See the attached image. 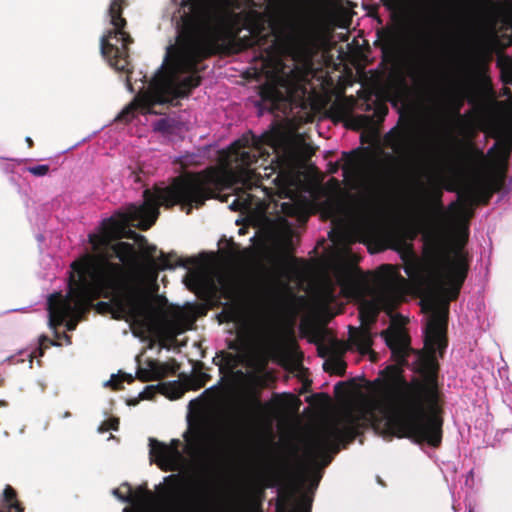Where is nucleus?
I'll use <instances>...</instances> for the list:
<instances>
[{
  "label": "nucleus",
  "mask_w": 512,
  "mask_h": 512,
  "mask_svg": "<svg viewBox=\"0 0 512 512\" xmlns=\"http://www.w3.org/2000/svg\"><path fill=\"white\" fill-rule=\"evenodd\" d=\"M22 171L29 172L35 176H44L48 173L49 166L47 164H40L33 167H24Z\"/></svg>",
  "instance_id": "393cba45"
},
{
  "label": "nucleus",
  "mask_w": 512,
  "mask_h": 512,
  "mask_svg": "<svg viewBox=\"0 0 512 512\" xmlns=\"http://www.w3.org/2000/svg\"><path fill=\"white\" fill-rule=\"evenodd\" d=\"M39 340L40 344H43V342L48 341V338L46 336H41Z\"/></svg>",
  "instance_id": "ea45409f"
},
{
  "label": "nucleus",
  "mask_w": 512,
  "mask_h": 512,
  "mask_svg": "<svg viewBox=\"0 0 512 512\" xmlns=\"http://www.w3.org/2000/svg\"><path fill=\"white\" fill-rule=\"evenodd\" d=\"M113 494L120 501L132 504V511L125 507L123 512H159L154 495L142 488L137 493L126 496L120 495L118 489H114Z\"/></svg>",
  "instance_id": "4468645a"
},
{
  "label": "nucleus",
  "mask_w": 512,
  "mask_h": 512,
  "mask_svg": "<svg viewBox=\"0 0 512 512\" xmlns=\"http://www.w3.org/2000/svg\"><path fill=\"white\" fill-rule=\"evenodd\" d=\"M412 79L417 86H425L427 84V77L424 74H413Z\"/></svg>",
  "instance_id": "c85d7f7f"
},
{
  "label": "nucleus",
  "mask_w": 512,
  "mask_h": 512,
  "mask_svg": "<svg viewBox=\"0 0 512 512\" xmlns=\"http://www.w3.org/2000/svg\"><path fill=\"white\" fill-rule=\"evenodd\" d=\"M127 0H112L108 9L112 29L100 39V50L109 65L117 71L128 72L129 45L134 42L126 31L127 20L123 17V9Z\"/></svg>",
  "instance_id": "6e6552de"
},
{
  "label": "nucleus",
  "mask_w": 512,
  "mask_h": 512,
  "mask_svg": "<svg viewBox=\"0 0 512 512\" xmlns=\"http://www.w3.org/2000/svg\"><path fill=\"white\" fill-rule=\"evenodd\" d=\"M497 67L500 69L502 82L512 85V59L505 55L498 57Z\"/></svg>",
  "instance_id": "412c9836"
},
{
  "label": "nucleus",
  "mask_w": 512,
  "mask_h": 512,
  "mask_svg": "<svg viewBox=\"0 0 512 512\" xmlns=\"http://www.w3.org/2000/svg\"><path fill=\"white\" fill-rule=\"evenodd\" d=\"M34 356H35V352H33V353H31V354L29 355V357H30V358H32V357H34Z\"/></svg>",
  "instance_id": "49530a36"
},
{
  "label": "nucleus",
  "mask_w": 512,
  "mask_h": 512,
  "mask_svg": "<svg viewBox=\"0 0 512 512\" xmlns=\"http://www.w3.org/2000/svg\"><path fill=\"white\" fill-rule=\"evenodd\" d=\"M405 279L390 265L382 266L375 277V289L370 301L360 306L362 327L350 331V342L362 355L371 353L372 334L369 325L381 309L391 310L403 295Z\"/></svg>",
  "instance_id": "39448f33"
},
{
  "label": "nucleus",
  "mask_w": 512,
  "mask_h": 512,
  "mask_svg": "<svg viewBox=\"0 0 512 512\" xmlns=\"http://www.w3.org/2000/svg\"><path fill=\"white\" fill-rule=\"evenodd\" d=\"M426 43H427L426 47L430 49V48L432 47V45H431V44H432V42L429 40V41H427Z\"/></svg>",
  "instance_id": "37998d69"
},
{
  "label": "nucleus",
  "mask_w": 512,
  "mask_h": 512,
  "mask_svg": "<svg viewBox=\"0 0 512 512\" xmlns=\"http://www.w3.org/2000/svg\"><path fill=\"white\" fill-rule=\"evenodd\" d=\"M334 277L341 293L347 297H359L366 290V280L355 267L339 266L335 269Z\"/></svg>",
  "instance_id": "9b49d317"
},
{
  "label": "nucleus",
  "mask_w": 512,
  "mask_h": 512,
  "mask_svg": "<svg viewBox=\"0 0 512 512\" xmlns=\"http://www.w3.org/2000/svg\"><path fill=\"white\" fill-rule=\"evenodd\" d=\"M491 196H457L445 209L440 196L431 207V216L420 222L423 231V254L412 250L403 256L408 277L425 283L429 294L422 300L428 314L424 349L419 356L422 379L406 381L400 376L375 381L371 395L354 410L319 429L308 441L304 457L308 468L326 466L330 453L340 444L352 441L361 428L383 427L398 437L411 438L436 447L442 440L440 392L437 382L438 358L446 343L449 302L455 299L468 271L467 255L460 244L448 245L440 233L466 227L473 206L487 202Z\"/></svg>",
  "instance_id": "f257e3e1"
},
{
  "label": "nucleus",
  "mask_w": 512,
  "mask_h": 512,
  "mask_svg": "<svg viewBox=\"0 0 512 512\" xmlns=\"http://www.w3.org/2000/svg\"><path fill=\"white\" fill-rule=\"evenodd\" d=\"M163 483L166 484V487L163 489L162 497L165 501L170 504L182 506L186 504H206V498H191L187 493L183 491V487L186 485L187 480L180 473L178 474H170L165 476L163 479Z\"/></svg>",
  "instance_id": "f8f14e48"
},
{
  "label": "nucleus",
  "mask_w": 512,
  "mask_h": 512,
  "mask_svg": "<svg viewBox=\"0 0 512 512\" xmlns=\"http://www.w3.org/2000/svg\"><path fill=\"white\" fill-rule=\"evenodd\" d=\"M118 425H119V420L117 418H111V419H108L107 421H105L104 423H102L99 428H98V431L100 433H104L108 430H118Z\"/></svg>",
  "instance_id": "a878e982"
},
{
  "label": "nucleus",
  "mask_w": 512,
  "mask_h": 512,
  "mask_svg": "<svg viewBox=\"0 0 512 512\" xmlns=\"http://www.w3.org/2000/svg\"><path fill=\"white\" fill-rule=\"evenodd\" d=\"M503 95L505 96H511V90L508 87L503 88Z\"/></svg>",
  "instance_id": "e433bc0d"
},
{
  "label": "nucleus",
  "mask_w": 512,
  "mask_h": 512,
  "mask_svg": "<svg viewBox=\"0 0 512 512\" xmlns=\"http://www.w3.org/2000/svg\"><path fill=\"white\" fill-rule=\"evenodd\" d=\"M55 336H56L57 338H59V339H60V338H62V336H60L58 333H56V335H55ZM63 338L65 339V341H66V343H67V344H71L70 337H69L68 335L63 334Z\"/></svg>",
  "instance_id": "f704fd0d"
},
{
  "label": "nucleus",
  "mask_w": 512,
  "mask_h": 512,
  "mask_svg": "<svg viewBox=\"0 0 512 512\" xmlns=\"http://www.w3.org/2000/svg\"><path fill=\"white\" fill-rule=\"evenodd\" d=\"M381 47L383 61L388 63L396 62L400 57V47L394 32H387L383 38Z\"/></svg>",
  "instance_id": "a211bd4d"
},
{
  "label": "nucleus",
  "mask_w": 512,
  "mask_h": 512,
  "mask_svg": "<svg viewBox=\"0 0 512 512\" xmlns=\"http://www.w3.org/2000/svg\"><path fill=\"white\" fill-rule=\"evenodd\" d=\"M167 269H174V266L170 264L168 259L162 254L159 263L152 260L149 263V270L151 272L150 275V281L151 283H155L157 280V270H167Z\"/></svg>",
  "instance_id": "4be33fe9"
},
{
  "label": "nucleus",
  "mask_w": 512,
  "mask_h": 512,
  "mask_svg": "<svg viewBox=\"0 0 512 512\" xmlns=\"http://www.w3.org/2000/svg\"><path fill=\"white\" fill-rule=\"evenodd\" d=\"M273 49H274V45H271V46L269 47V49L266 51L267 56H270V55L272 54Z\"/></svg>",
  "instance_id": "58836bf2"
},
{
  "label": "nucleus",
  "mask_w": 512,
  "mask_h": 512,
  "mask_svg": "<svg viewBox=\"0 0 512 512\" xmlns=\"http://www.w3.org/2000/svg\"><path fill=\"white\" fill-rule=\"evenodd\" d=\"M464 68V79L458 82L447 100L451 114L459 119L463 118L460 111L465 101L472 106L474 111L482 112L495 98V91L486 63L476 62L465 65Z\"/></svg>",
  "instance_id": "0eeeda50"
},
{
  "label": "nucleus",
  "mask_w": 512,
  "mask_h": 512,
  "mask_svg": "<svg viewBox=\"0 0 512 512\" xmlns=\"http://www.w3.org/2000/svg\"><path fill=\"white\" fill-rule=\"evenodd\" d=\"M150 388H153V385L147 386L146 390H149Z\"/></svg>",
  "instance_id": "09e8293b"
},
{
  "label": "nucleus",
  "mask_w": 512,
  "mask_h": 512,
  "mask_svg": "<svg viewBox=\"0 0 512 512\" xmlns=\"http://www.w3.org/2000/svg\"><path fill=\"white\" fill-rule=\"evenodd\" d=\"M360 219H359V225L360 226H367V225H370L371 224V216L369 215L368 212H363L360 216Z\"/></svg>",
  "instance_id": "c756f323"
},
{
  "label": "nucleus",
  "mask_w": 512,
  "mask_h": 512,
  "mask_svg": "<svg viewBox=\"0 0 512 512\" xmlns=\"http://www.w3.org/2000/svg\"><path fill=\"white\" fill-rule=\"evenodd\" d=\"M16 492L15 490L7 486L3 492L4 506L0 508V512H22L20 504L15 501Z\"/></svg>",
  "instance_id": "aec40b11"
},
{
  "label": "nucleus",
  "mask_w": 512,
  "mask_h": 512,
  "mask_svg": "<svg viewBox=\"0 0 512 512\" xmlns=\"http://www.w3.org/2000/svg\"><path fill=\"white\" fill-rule=\"evenodd\" d=\"M150 388H153V385L147 386L146 390H149Z\"/></svg>",
  "instance_id": "de8ad7c7"
},
{
  "label": "nucleus",
  "mask_w": 512,
  "mask_h": 512,
  "mask_svg": "<svg viewBox=\"0 0 512 512\" xmlns=\"http://www.w3.org/2000/svg\"><path fill=\"white\" fill-rule=\"evenodd\" d=\"M381 336L391 350L394 360L399 364H404L410 351L409 338L404 329L400 325L391 324L381 332Z\"/></svg>",
  "instance_id": "ddd939ff"
},
{
  "label": "nucleus",
  "mask_w": 512,
  "mask_h": 512,
  "mask_svg": "<svg viewBox=\"0 0 512 512\" xmlns=\"http://www.w3.org/2000/svg\"><path fill=\"white\" fill-rule=\"evenodd\" d=\"M120 380H126L128 382H131L133 380V376L131 374H125V373H118V374H112L111 378L104 382V386H111L114 389H119Z\"/></svg>",
  "instance_id": "b1692460"
},
{
  "label": "nucleus",
  "mask_w": 512,
  "mask_h": 512,
  "mask_svg": "<svg viewBox=\"0 0 512 512\" xmlns=\"http://www.w3.org/2000/svg\"><path fill=\"white\" fill-rule=\"evenodd\" d=\"M306 88L286 79L269 81L259 87L260 100L257 104L260 112L264 110L287 116L294 107L306 108L304 96Z\"/></svg>",
  "instance_id": "1a4fd4ad"
},
{
  "label": "nucleus",
  "mask_w": 512,
  "mask_h": 512,
  "mask_svg": "<svg viewBox=\"0 0 512 512\" xmlns=\"http://www.w3.org/2000/svg\"><path fill=\"white\" fill-rule=\"evenodd\" d=\"M473 483H474V471L473 469H471L467 475H466V479H465V485L467 486H473Z\"/></svg>",
  "instance_id": "473e14b6"
},
{
  "label": "nucleus",
  "mask_w": 512,
  "mask_h": 512,
  "mask_svg": "<svg viewBox=\"0 0 512 512\" xmlns=\"http://www.w3.org/2000/svg\"><path fill=\"white\" fill-rule=\"evenodd\" d=\"M375 134L374 133H370L369 135H364L362 134L361 135V142L362 144L364 143H372L374 140H375Z\"/></svg>",
  "instance_id": "2f4dec72"
},
{
  "label": "nucleus",
  "mask_w": 512,
  "mask_h": 512,
  "mask_svg": "<svg viewBox=\"0 0 512 512\" xmlns=\"http://www.w3.org/2000/svg\"><path fill=\"white\" fill-rule=\"evenodd\" d=\"M201 77L195 73L190 74L179 81L171 80L165 85V91L173 99L185 98L193 89L201 84Z\"/></svg>",
  "instance_id": "dca6fc26"
},
{
  "label": "nucleus",
  "mask_w": 512,
  "mask_h": 512,
  "mask_svg": "<svg viewBox=\"0 0 512 512\" xmlns=\"http://www.w3.org/2000/svg\"><path fill=\"white\" fill-rule=\"evenodd\" d=\"M168 100L165 97H159L154 99L152 96L138 95L129 105H127L116 117L117 121L129 123L135 117V113L138 109L143 112H151L153 106L156 103H166Z\"/></svg>",
  "instance_id": "2eb2a0df"
},
{
  "label": "nucleus",
  "mask_w": 512,
  "mask_h": 512,
  "mask_svg": "<svg viewBox=\"0 0 512 512\" xmlns=\"http://www.w3.org/2000/svg\"><path fill=\"white\" fill-rule=\"evenodd\" d=\"M154 130L162 133L163 135H170L174 133L176 128V121L171 118H161L153 124Z\"/></svg>",
  "instance_id": "5701e85b"
},
{
  "label": "nucleus",
  "mask_w": 512,
  "mask_h": 512,
  "mask_svg": "<svg viewBox=\"0 0 512 512\" xmlns=\"http://www.w3.org/2000/svg\"><path fill=\"white\" fill-rule=\"evenodd\" d=\"M155 249L156 248L154 246H151V247L148 248L147 252L151 254V253H153L155 251Z\"/></svg>",
  "instance_id": "79ce46f5"
},
{
  "label": "nucleus",
  "mask_w": 512,
  "mask_h": 512,
  "mask_svg": "<svg viewBox=\"0 0 512 512\" xmlns=\"http://www.w3.org/2000/svg\"><path fill=\"white\" fill-rule=\"evenodd\" d=\"M175 160L180 161V160H182V158L181 157H177Z\"/></svg>",
  "instance_id": "603ef678"
},
{
  "label": "nucleus",
  "mask_w": 512,
  "mask_h": 512,
  "mask_svg": "<svg viewBox=\"0 0 512 512\" xmlns=\"http://www.w3.org/2000/svg\"><path fill=\"white\" fill-rule=\"evenodd\" d=\"M396 157L378 158L372 155L369 147H359L350 152H343L339 160H508V156L500 158H447V157H418L417 154L424 145V135L418 122L412 116H401L396 127L386 136Z\"/></svg>",
  "instance_id": "423d86ee"
},
{
  "label": "nucleus",
  "mask_w": 512,
  "mask_h": 512,
  "mask_svg": "<svg viewBox=\"0 0 512 512\" xmlns=\"http://www.w3.org/2000/svg\"><path fill=\"white\" fill-rule=\"evenodd\" d=\"M282 246L285 250H291L293 246V235L291 232H286L283 235Z\"/></svg>",
  "instance_id": "cd10ccee"
},
{
  "label": "nucleus",
  "mask_w": 512,
  "mask_h": 512,
  "mask_svg": "<svg viewBox=\"0 0 512 512\" xmlns=\"http://www.w3.org/2000/svg\"><path fill=\"white\" fill-rule=\"evenodd\" d=\"M185 443L179 439H172L170 443H164L149 438L150 459L162 471L183 472L189 466L186 454H190L196 439L190 435V431L184 433Z\"/></svg>",
  "instance_id": "9d476101"
},
{
  "label": "nucleus",
  "mask_w": 512,
  "mask_h": 512,
  "mask_svg": "<svg viewBox=\"0 0 512 512\" xmlns=\"http://www.w3.org/2000/svg\"><path fill=\"white\" fill-rule=\"evenodd\" d=\"M170 371H172L170 364L149 360L145 368L138 369L137 376L144 381L159 380L164 378Z\"/></svg>",
  "instance_id": "f3484780"
},
{
  "label": "nucleus",
  "mask_w": 512,
  "mask_h": 512,
  "mask_svg": "<svg viewBox=\"0 0 512 512\" xmlns=\"http://www.w3.org/2000/svg\"><path fill=\"white\" fill-rule=\"evenodd\" d=\"M150 388H153V385L147 386L146 390H149Z\"/></svg>",
  "instance_id": "8fccbe9b"
},
{
  "label": "nucleus",
  "mask_w": 512,
  "mask_h": 512,
  "mask_svg": "<svg viewBox=\"0 0 512 512\" xmlns=\"http://www.w3.org/2000/svg\"><path fill=\"white\" fill-rule=\"evenodd\" d=\"M330 155H331V151H328L327 154L325 155V158H327Z\"/></svg>",
  "instance_id": "a18cd8bd"
},
{
  "label": "nucleus",
  "mask_w": 512,
  "mask_h": 512,
  "mask_svg": "<svg viewBox=\"0 0 512 512\" xmlns=\"http://www.w3.org/2000/svg\"><path fill=\"white\" fill-rule=\"evenodd\" d=\"M468 512H473V510H472V508H471V507H469V510H468Z\"/></svg>",
  "instance_id": "864d4df0"
},
{
  "label": "nucleus",
  "mask_w": 512,
  "mask_h": 512,
  "mask_svg": "<svg viewBox=\"0 0 512 512\" xmlns=\"http://www.w3.org/2000/svg\"><path fill=\"white\" fill-rule=\"evenodd\" d=\"M146 394V391H142V393L140 394L141 397L143 398H147L148 396L145 395Z\"/></svg>",
  "instance_id": "c03bdc74"
},
{
  "label": "nucleus",
  "mask_w": 512,
  "mask_h": 512,
  "mask_svg": "<svg viewBox=\"0 0 512 512\" xmlns=\"http://www.w3.org/2000/svg\"><path fill=\"white\" fill-rule=\"evenodd\" d=\"M201 172L186 173L173 179L170 185L155 186L143 192V202L129 204L104 219L96 232L88 235L94 255H85L71 264L68 292L65 297L53 293L47 300L48 325L55 329L65 322L66 329L72 331L84 311L94 298L103 295L110 298V311L115 319L129 323L135 337L145 339L156 332L159 311L142 276L129 281L118 263L111 262L116 257L123 264L134 267L137 255L134 246L126 242L111 244L112 240L130 238L145 242L144 236L130 229L131 225L146 230L159 215V207L182 204L190 212L193 206H200L210 198L232 186L242 184L246 188L257 186L263 175L251 166L253 162H240L235 168L230 162H219ZM297 162H271L264 167V177L276 174L273 182L286 197L292 198L303 186L302 167L290 164Z\"/></svg>",
  "instance_id": "f03ea898"
},
{
  "label": "nucleus",
  "mask_w": 512,
  "mask_h": 512,
  "mask_svg": "<svg viewBox=\"0 0 512 512\" xmlns=\"http://www.w3.org/2000/svg\"><path fill=\"white\" fill-rule=\"evenodd\" d=\"M71 416L70 412L66 411L63 413L62 418H69Z\"/></svg>",
  "instance_id": "a19ab883"
},
{
  "label": "nucleus",
  "mask_w": 512,
  "mask_h": 512,
  "mask_svg": "<svg viewBox=\"0 0 512 512\" xmlns=\"http://www.w3.org/2000/svg\"><path fill=\"white\" fill-rule=\"evenodd\" d=\"M25 141H26V143H27L29 148L33 147L34 142H33V140L30 137H26Z\"/></svg>",
  "instance_id": "c9c22d12"
},
{
  "label": "nucleus",
  "mask_w": 512,
  "mask_h": 512,
  "mask_svg": "<svg viewBox=\"0 0 512 512\" xmlns=\"http://www.w3.org/2000/svg\"><path fill=\"white\" fill-rule=\"evenodd\" d=\"M0 405H5V403H4V402H2V401H0Z\"/></svg>",
  "instance_id": "6e6d98bb"
},
{
  "label": "nucleus",
  "mask_w": 512,
  "mask_h": 512,
  "mask_svg": "<svg viewBox=\"0 0 512 512\" xmlns=\"http://www.w3.org/2000/svg\"><path fill=\"white\" fill-rule=\"evenodd\" d=\"M189 12L181 16L177 50L173 62L179 72H195L198 64L219 51V43L227 41L238 53L259 45V34L240 38L233 27L238 19L240 0H183Z\"/></svg>",
  "instance_id": "7ed1b4c3"
},
{
  "label": "nucleus",
  "mask_w": 512,
  "mask_h": 512,
  "mask_svg": "<svg viewBox=\"0 0 512 512\" xmlns=\"http://www.w3.org/2000/svg\"><path fill=\"white\" fill-rule=\"evenodd\" d=\"M388 113L386 104L379 103L376 105L372 115L359 116L358 120L365 127H372L381 124Z\"/></svg>",
  "instance_id": "6ab92c4d"
},
{
  "label": "nucleus",
  "mask_w": 512,
  "mask_h": 512,
  "mask_svg": "<svg viewBox=\"0 0 512 512\" xmlns=\"http://www.w3.org/2000/svg\"><path fill=\"white\" fill-rule=\"evenodd\" d=\"M317 148L289 123L273 121L260 135L248 130L215 160H311Z\"/></svg>",
  "instance_id": "20e7f679"
},
{
  "label": "nucleus",
  "mask_w": 512,
  "mask_h": 512,
  "mask_svg": "<svg viewBox=\"0 0 512 512\" xmlns=\"http://www.w3.org/2000/svg\"><path fill=\"white\" fill-rule=\"evenodd\" d=\"M248 207L247 199H235L230 205L229 208L232 211H238L242 209H246Z\"/></svg>",
  "instance_id": "bb28decb"
},
{
  "label": "nucleus",
  "mask_w": 512,
  "mask_h": 512,
  "mask_svg": "<svg viewBox=\"0 0 512 512\" xmlns=\"http://www.w3.org/2000/svg\"><path fill=\"white\" fill-rule=\"evenodd\" d=\"M300 120L303 122H309L312 120V116L310 114L306 113L305 119H300Z\"/></svg>",
  "instance_id": "4c0bfd02"
},
{
  "label": "nucleus",
  "mask_w": 512,
  "mask_h": 512,
  "mask_svg": "<svg viewBox=\"0 0 512 512\" xmlns=\"http://www.w3.org/2000/svg\"><path fill=\"white\" fill-rule=\"evenodd\" d=\"M321 478V475L317 472H314L312 475V480L310 483V486L312 489H315L318 486L319 480Z\"/></svg>",
  "instance_id": "7c9ffc66"
},
{
  "label": "nucleus",
  "mask_w": 512,
  "mask_h": 512,
  "mask_svg": "<svg viewBox=\"0 0 512 512\" xmlns=\"http://www.w3.org/2000/svg\"><path fill=\"white\" fill-rule=\"evenodd\" d=\"M346 163H347V164H353L354 162H352V161H349V162H346Z\"/></svg>",
  "instance_id": "5fc2aeb1"
},
{
  "label": "nucleus",
  "mask_w": 512,
  "mask_h": 512,
  "mask_svg": "<svg viewBox=\"0 0 512 512\" xmlns=\"http://www.w3.org/2000/svg\"><path fill=\"white\" fill-rule=\"evenodd\" d=\"M36 350L39 351V355H42V351L39 348H37Z\"/></svg>",
  "instance_id": "3c124183"
},
{
  "label": "nucleus",
  "mask_w": 512,
  "mask_h": 512,
  "mask_svg": "<svg viewBox=\"0 0 512 512\" xmlns=\"http://www.w3.org/2000/svg\"><path fill=\"white\" fill-rule=\"evenodd\" d=\"M310 506V500L305 501V503H303L296 512H310Z\"/></svg>",
  "instance_id": "72a5a7b5"
}]
</instances>
